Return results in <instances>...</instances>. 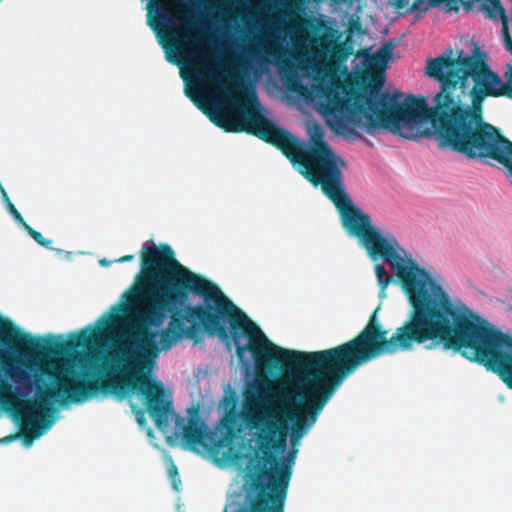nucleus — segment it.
Wrapping results in <instances>:
<instances>
[{
	"label": "nucleus",
	"mask_w": 512,
	"mask_h": 512,
	"mask_svg": "<svg viewBox=\"0 0 512 512\" xmlns=\"http://www.w3.org/2000/svg\"><path fill=\"white\" fill-rule=\"evenodd\" d=\"M140 256L136 288L127 292L126 297L131 302L141 299L147 307L130 323L122 341L105 356L97 372L83 380L79 372L64 362L38 365L57 380V387L49 388L46 394L61 396L62 405L82 403L100 393L124 399L138 392L144 396L146 409L157 428H167L174 414L172 402L165 399L163 384L151 375L159 353L182 338L167 328L157 332L150 327L161 326L166 312L182 306L191 293L203 297L204 304L186 307L187 321H199L209 335H218L225 341L232 339L240 363L248 364L246 353L250 352L256 369L278 365L298 370L324 368L343 377L353 368L355 341L315 352L283 349L272 343L216 284L181 264L169 244L156 246L145 242Z\"/></svg>",
	"instance_id": "obj_1"
},
{
	"label": "nucleus",
	"mask_w": 512,
	"mask_h": 512,
	"mask_svg": "<svg viewBox=\"0 0 512 512\" xmlns=\"http://www.w3.org/2000/svg\"><path fill=\"white\" fill-rule=\"evenodd\" d=\"M442 53L429 58L426 74L441 84L433 107L422 96L409 95L404 102L399 91H382L386 77L382 70L367 72L356 88L339 83H320L316 92L323 113L332 118L330 127L338 134L359 138L357 128L373 134L390 130L404 139L436 135L441 148H449L468 159L497 160L510 140L499 128L484 121L483 102L487 97L512 100V65L507 64L503 82L479 57Z\"/></svg>",
	"instance_id": "obj_2"
},
{
	"label": "nucleus",
	"mask_w": 512,
	"mask_h": 512,
	"mask_svg": "<svg viewBox=\"0 0 512 512\" xmlns=\"http://www.w3.org/2000/svg\"><path fill=\"white\" fill-rule=\"evenodd\" d=\"M300 173L336 206L350 236L372 260L382 259L395 272L410 304L406 321L388 337L377 319L379 308L369 317L364 329L350 341L352 356L366 359L380 347L393 345L411 350L431 341L428 348L443 344L445 350L460 352L466 359L488 370H512V337L496 329L465 305L454 304L430 273L412 258L391 234H382L372 225L371 216L354 206L345 192L343 168L346 162L334 151L296 160Z\"/></svg>",
	"instance_id": "obj_3"
},
{
	"label": "nucleus",
	"mask_w": 512,
	"mask_h": 512,
	"mask_svg": "<svg viewBox=\"0 0 512 512\" xmlns=\"http://www.w3.org/2000/svg\"><path fill=\"white\" fill-rule=\"evenodd\" d=\"M409 349L402 346L393 345L389 347H380L375 355L366 359H357L353 368L347 374L341 376L340 373L331 374L328 370L310 369L298 370L282 365L277 367H262L264 369L291 370L304 374L301 383L296 391L297 405L286 416L291 422V426L286 419L275 415H267L262 417L270 402L268 397V388L256 386L253 390H247L244 395V414L247 419L257 420L261 423L257 438L258 446L256 448H296L300 445L302 437L313 427L318 416L324 409L325 405L334 395L338 386L342 381L352 374L358 367L378 358L383 354H393L400 351H408ZM259 371V369H257ZM236 414L229 410L220 420L217 427L219 435L222 437V448H253L249 445H239L238 447L225 444L226 439H232L236 434Z\"/></svg>",
	"instance_id": "obj_4"
},
{
	"label": "nucleus",
	"mask_w": 512,
	"mask_h": 512,
	"mask_svg": "<svg viewBox=\"0 0 512 512\" xmlns=\"http://www.w3.org/2000/svg\"><path fill=\"white\" fill-rule=\"evenodd\" d=\"M92 341V334L82 330L73 339L62 341L51 336L46 339L36 338L22 332L10 320L0 317V360L6 362L12 355L18 354L20 365L15 366L11 377L16 383L30 386L36 384L39 398L21 399L15 387L0 374V407L6 411L24 429L41 434L48 428L56 412L55 404H61V396L50 397L49 388L57 387L54 376L44 373L38 363L62 360L47 358V355H63L76 348L87 346Z\"/></svg>",
	"instance_id": "obj_5"
},
{
	"label": "nucleus",
	"mask_w": 512,
	"mask_h": 512,
	"mask_svg": "<svg viewBox=\"0 0 512 512\" xmlns=\"http://www.w3.org/2000/svg\"><path fill=\"white\" fill-rule=\"evenodd\" d=\"M192 76L196 82L203 83L207 80L225 89L226 98L236 110L235 118L230 119L220 112L214 103L207 104L191 89L186 88L185 94L208 118L226 132H246L254 135L268 144L280 150L294 165L296 160L308 158L332 152V148L324 140L322 127L316 124L310 133V146L305 147L288 130L276 125L266 118L259 110L249 107L238 98L246 90L243 80L237 76L230 78V85L226 86L216 73L215 69L206 63H201L192 68Z\"/></svg>",
	"instance_id": "obj_6"
},
{
	"label": "nucleus",
	"mask_w": 512,
	"mask_h": 512,
	"mask_svg": "<svg viewBox=\"0 0 512 512\" xmlns=\"http://www.w3.org/2000/svg\"><path fill=\"white\" fill-rule=\"evenodd\" d=\"M199 407H194L187 421L176 415L175 435L184 448H222V437L199 417Z\"/></svg>",
	"instance_id": "obj_7"
},
{
	"label": "nucleus",
	"mask_w": 512,
	"mask_h": 512,
	"mask_svg": "<svg viewBox=\"0 0 512 512\" xmlns=\"http://www.w3.org/2000/svg\"><path fill=\"white\" fill-rule=\"evenodd\" d=\"M336 34L337 31L324 20H304L303 25L295 27L293 41L296 46H309L316 53L319 49H331L335 44Z\"/></svg>",
	"instance_id": "obj_8"
},
{
	"label": "nucleus",
	"mask_w": 512,
	"mask_h": 512,
	"mask_svg": "<svg viewBox=\"0 0 512 512\" xmlns=\"http://www.w3.org/2000/svg\"><path fill=\"white\" fill-rule=\"evenodd\" d=\"M479 11H482L492 20H501L505 48L512 50V38L508 28V18L500 0H479L477 1Z\"/></svg>",
	"instance_id": "obj_9"
},
{
	"label": "nucleus",
	"mask_w": 512,
	"mask_h": 512,
	"mask_svg": "<svg viewBox=\"0 0 512 512\" xmlns=\"http://www.w3.org/2000/svg\"><path fill=\"white\" fill-rule=\"evenodd\" d=\"M179 307L180 306L172 311L166 312V315L168 313L171 314L167 329L177 334L178 337L183 338L186 336L191 339H196L201 330H203L201 323L196 321L195 323H191V326H185V320L187 321L186 308L182 311Z\"/></svg>",
	"instance_id": "obj_10"
},
{
	"label": "nucleus",
	"mask_w": 512,
	"mask_h": 512,
	"mask_svg": "<svg viewBox=\"0 0 512 512\" xmlns=\"http://www.w3.org/2000/svg\"><path fill=\"white\" fill-rule=\"evenodd\" d=\"M164 461H165V465H166V472L169 477L171 486L175 491L178 492V491H180V488H181V478L179 475L178 468H177L173 458L171 457V455H169L167 453V450H165V453H164Z\"/></svg>",
	"instance_id": "obj_11"
},
{
	"label": "nucleus",
	"mask_w": 512,
	"mask_h": 512,
	"mask_svg": "<svg viewBox=\"0 0 512 512\" xmlns=\"http://www.w3.org/2000/svg\"><path fill=\"white\" fill-rule=\"evenodd\" d=\"M393 46L384 44L371 57V61L376 65H385L391 57Z\"/></svg>",
	"instance_id": "obj_12"
},
{
	"label": "nucleus",
	"mask_w": 512,
	"mask_h": 512,
	"mask_svg": "<svg viewBox=\"0 0 512 512\" xmlns=\"http://www.w3.org/2000/svg\"><path fill=\"white\" fill-rule=\"evenodd\" d=\"M375 274L377 276V281L381 288V292H383L390 284L392 277L388 274L384 266L381 264L375 265Z\"/></svg>",
	"instance_id": "obj_13"
},
{
	"label": "nucleus",
	"mask_w": 512,
	"mask_h": 512,
	"mask_svg": "<svg viewBox=\"0 0 512 512\" xmlns=\"http://www.w3.org/2000/svg\"><path fill=\"white\" fill-rule=\"evenodd\" d=\"M496 161L512 173V141H510V145H507Z\"/></svg>",
	"instance_id": "obj_14"
},
{
	"label": "nucleus",
	"mask_w": 512,
	"mask_h": 512,
	"mask_svg": "<svg viewBox=\"0 0 512 512\" xmlns=\"http://www.w3.org/2000/svg\"><path fill=\"white\" fill-rule=\"evenodd\" d=\"M31 237L41 246L45 247V248H49L51 249L52 248V240L50 239H46L42 236V234L38 231H32L31 232Z\"/></svg>",
	"instance_id": "obj_15"
},
{
	"label": "nucleus",
	"mask_w": 512,
	"mask_h": 512,
	"mask_svg": "<svg viewBox=\"0 0 512 512\" xmlns=\"http://www.w3.org/2000/svg\"><path fill=\"white\" fill-rule=\"evenodd\" d=\"M288 88L292 91H301L305 89V87L300 83V81L297 78L289 79Z\"/></svg>",
	"instance_id": "obj_16"
},
{
	"label": "nucleus",
	"mask_w": 512,
	"mask_h": 512,
	"mask_svg": "<svg viewBox=\"0 0 512 512\" xmlns=\"http://www.w3.org/2000/svg\"><path fill=\"white\" fill-rule=\"evenodd\" d=\"M222 404L225 406V407H229L230 410L233 411L234 407H235V404H236V398L234 395H231V396H227L225 395L223 400H222Z\"/></svg>",
	"instance_id": "obj_17"
},
{
	"label": "nucleus",
	"mask_w": 512,
	"mask_h": 512,
	"mask_svg": "<svg viewBox=\"0 0 512 512\" xmlns=\"http://www.w3.org/2000/svg\"><path fill=\"white\" fill-rule=\"evenodd\" d=\"M8 208L18 223L23 222L24 218L22 217L21 213L16 209V207L11 202L8 203Z\"/></svg>",
	"instance_id": "obj_18"
},
{
	"label": "nucleus",
	"mask_w": 512,
	"mask_h": 512,
	"mask_svg": "<svg viewBox=\"0 0 512 512\" xmlns=\"http://www.w3.org/2000/svg\"><path fill=\"white\" fill-rule=\"evenodd\" d=\"M361 30V23L358 19L351 20L349 24V31L359 32Z\"/></svg>",
	"instance_id": "obj_19"
},
{
	"label": "nucleus",
	"mask_w": 512,
	"mask_h": 512,
	"mask_svg": "<svg viewBox=\"0 0 512 512\" xmlns=\"http://www.w3.org/2000/svg\"><path fill=\"white\" fill-rule=\"evenodd\" d=\"M266 53L276 59H279L281 57V53L279 50L275 49V48H270V49H267L266 50Z\"/></svg>",
	"instance_id": "obj_20"
},
{
	"label": "nucleus",
	"mask_w": 512,
	"mask_h": 512,
	"mask_svg": "<svg viewBox=\"0 0 512 512\" xmlns=\"http://www.w3.org/2000/svg\"><path fill=\"white\" fill-rule=\"evenodd\" d=\"M132 260H134V255H125V256H122L121 258H119L117 261L120 263H123V262H130Z\"/></svg>",
	"instance_id": "obj_21"
},
{
	"label": "nucleus",
	"mask_w": 512,
	"mask_h": 512,
	"mask_svg": "<svg viewBox=\"0 0 512 512\" xmlns=\"http://www.w3.org/2000/svg\"><path fill=\"white\" fill-rule=\"evenodd\" d=\"M24 229L28 232V234L31 236V232L32 231H35L30 225H28L25 220H23V222L20 223Z\"/></svg>",
	"instance_id": "obj_22"
},
{
	"label": "nucleus",
	"mask_w": 512,
	"mask_h": 512,
	"mask_svg": "<svg viewBox=\"0 0 512 512\" xmlns=\"http://www.w3.org/2000/svg\"><path fill=\"white\" fill-rule=\"evenodd\" d=\"M136 415H137V420H138V422H139L140 424H142V423L144 422V420H145V418H144V412H143V411H141V410H139V411L137 412V414H136Z\"/></svg>",
	"instance_id": "obj_23"
},
{
	"label": "nucleus",
	"mask_w": 512,
	"mask_h": 512,
	"mask_svg": "<svg viewBox=\"0 0 512 512\" xmlns=\"http://www.w3.org/2000/svg\"><path fill=\"white\" fill-rule=\"evenodd\" d=\"M181 77L185 79L184 72H181Z\"/></svg>",
	"instance_id": "obj_24"
},
{
	"label": "nucleus",
	"mask_w": 512,
	"mask_h": 512,
	"mask_svg": "<svg viewBox=\"0 0 512 512\" xmlns=\"http://www.w3.org/2000/svg\"><path fill=\"white\" fill-rule=\"evenodd\" d=\"M510 53L512 54V50L510 51Z\"/></svg>",
	"instance_id": "obj_25"
}]
</instances>
